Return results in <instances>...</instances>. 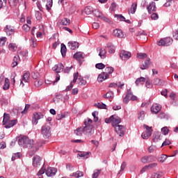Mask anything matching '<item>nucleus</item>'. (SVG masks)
<instances>
[{
	"label": "nucleus",
	"instance_id": "e2e57ef3",
	"mask_svg": "<svg viewBox=\"0 0 178 178\" xmlns=\"http://www.w3.org/2000/svg\"><path fill=\"white\" fill-rule=\"evenodd\" d=\"M162 133H163L164 136H166L167 134H169V129H168V127H164L161 129Z\"/></svg>",
	"mask_w": 178,
	"mask_h": 178
},
{
	"label": "nucleus",
	"instance_id": "13d9d810",
	"mask_svg": "<svg viewBox=\"0 0 178 178\" xmlns=\"http://www.w3.org/2000/svg\"><path fill=\"white\" fill-rule=\"evenodd\" d=\"M116 3L113 2L109 8L110 12H115V10L116 9Z\"/></svg>",
	"mask_w": 178,
	"mask_h": 178
},
{
	"label": "nucleus",
	"instance_id": "c756f323",
	"mask_svg": "<svg viewBox=\"0 0 178 178\" xmlns=\"http://www.w3.org/2000/svg\"><path fill=\"white\" fill-rule=\"evenodd\" d=\"M128 10L129 13L134 15V13H136V10H137V3H134Z\"/></svg>",
	"mask_w": 178,
	"mask_h": 178
},
{
	"label": "nucleus",
	"instance_id": "a211bd4d",
	"mask_svg": "<svg viewBox=\"0 0 178 178\" xmlns=\"http://www.w3.org/2000/svg\"><path fill=\"white\" fill-rule=\"evenodd\" d=\"M162 109V106L159 104H153L151 107V111L152 113H158Z\"/></svg>",
	"mask_w": 178,
	"mask_h": 178
},
{
	"label": "nucleus",
	"instance_id": "49530a36",
	"mask_svg": "<svg viewBox=\"0 0 178 178\" xmlns=\"http://www.w3.org/2000/svg\"><path fill=\"white\" fill-rule=\"evenodd\" d=\"M53 3H54V1L52 0H47V3L46 4L47 10L49 11L51 10V8H52Z\"/></svg>",
	"mask_w": 178,
	"mask_h": 178
},
{
	"label": "nucleus",
	"instance_id": "f704fd0d",
	"mask_svg": "<svg viewBox=\"0 0 178 178\" xmlns=\"http://www.w3.org/2000/svg\"><path fill=\"white\" fill-rule=\"evenodd\" d=\"M164 42L165 47H169V45H172V44H173V39L172 38H164Z\"/></svg>",
	"mask_w": 178,
	"mask_h": 178
},
{
	"label": "nucleus",
	"instance_id": "2f4dec72",
	"mask_svg": "<svg viewBox=\"0 0 178 178\" xmlns=\"http://www.w3.org/2000/svg\"><path fill=\"white\" fill-rule=\"evenodd\" d=\"M9 87H10V82L9 81V79L6 78L4 85L3 86V90H9Z\"/></svg>",
	"mask_w": 178,
	"mask_h": 178
},
{
	"label": "nucleus",
	"instance_id": "58836bf2",
	"mask_svg": "<svg viewBox=\"0 0 178 178\" xmlns=\"http://www.w3.org/2000/svg\"><path fill=\"white\" fill-rule=\"evenodd\" d=\"M153 84L154 86H162L163 84V81L161 79L156 78L153 80Z\"/></svg>",
	"mask_w": 178,
	"mask_h": 178
},
{
	"label": "nucleus",
	"instance_id": "4be33fe9",
	"mask_svg": "<svg viewBox=\"0 0 178 178\" xmlns=\"http://www.w3.org/2000/svg\"><path fill=\"white\" fill-rule=\"evenodd\" d=\"M64 67L63 64L58 63L53 67V70L56 71L57 73H60V72H63Z\"/></svg>",
	"mask_w": 178,
	"mask_h": 178
},
{
	"label": "nucleus",
	"instance_id": "603ef678",
	"mask_svg": "<svg viewBox=\"0 0 178 178\" xmlns=\"http://www.w3.org/2000/svg\"><path fill=\"white\" fill-rule=\"evenodd\" d=\"M114 17H116L119 22H124L126 20V17L122 15H115Z\"/></svg>",
	"mask_w": 178,
	"mask_h": 178
},
{
	"label": "nucleus",
	"instance_id": "2eb2a0df",
	"mask_svg": "<svg viewBox=\"0 0 178 178\" xmlns=\"http://www.w3.org/2000/svg\"><path fill=\"white\" fill-rule=\"evenodd\" d=\"M69 24H70V19L67 18H63L60 22L57 23V26L60 28L62 27V26H69Z\"/></svg>",
	"mask_w": 178,
	"mask_h": 178
},
{
	"label": "nucleus",
	"instance_id": "6e6552de",
	"mask_svg": "<svg viewBox=\"0 0 178 178\" xmlns=\"http://www.w3.org/2000/svg\"><path fill=\"white\" fill-rule=\"evenodd\" d=\"M120 56L122 60H127V59H130V58H131V53L126 51H122L120 54Z\"/></svg>",
	"mask_w": 178,
	"mask_h": 178
},
{
	"label": "nucleus",
	"instance_id": "680f3d73",
	"mask_svg": "<svg viewBox=\"0 0 178 178\" xmlns=\"http://www.w3.org/2000/svg\"><path fill=\"white\" fill-rule=\"evenodd\" d=\"M9 118H10L9 114L5 113L3 114V123H5V122L9 121V120H9Z\"/></svg>",
	"mask_w": 178,
	"mask_h": 178
},
{
	"label": "nucleus",
	"instance_id": "774afa93",
	"mask_svg": "<svg viewBox=\"0 0 178 178\" xmlns=\"http://www.w3.org/2000/svg\"><path fill=\"white\" fill-rule=\"evenodd\" d=\"M91 123H92V120H91L90 118H87L84 122L85 126H90V124H91Z\"/></svg>",
	"mask_w": 178,
	"mask_h": 178
},
{
	"label": "nucleus",
	"instance_id": "b1692460",
	"mask_svg": "<svg viewBox=\"0 0 178 178\" xmlns=\"http://www.w3.org/2000/svg\"><path fill=\"white\" fill-rule=\"evenodd\" d=\"M106 48L110 54H115L116 47L112 43H108L106 45Z\"/></svg>",
	"mask_w": 178,
	"mask_h": 178
},
{
	"label": "nucleus",
	"instance_id": "39448f33",
	"mask_svg": "<svg viewBox=\"0 0 178 178\" xmlns=\"http://www.w3.org/2000/svg\"><path fill=\"white\" fill-rule=\"evenodd\" d=\"M114 129L117 133L120 136V137H123L124 136V127L122 125H115Z\"/></svg>",
	"mask_w": 178,
	"mask_h": 178
},
{
	"label": "nucleus",
	"instance_id": "6e6d98bb",
	"mask_svg": "<svg viewBox=\"0 0 178 178\" xmlns=\"http://www.w3.org/2000/svg\"><path fill=\"white\" fill-rule=\"evenodd\" d=\"M166 159H168V155L163 154L159 158V162H161V163H163V162H165V161H166Z\"/></svg>",
	"mask_w": 178,
	"mask_h": 178
},
{
	"label": "nucleus",
	"instance_id": "4468645a",
	"mask_svg": "<svg viewBox=\"0 0 178 178\" xmlns=\"http://www.w3.org/2000/svg\"><path fill=\"white\" fill-rule=\"evenodd\" d=\"M149 13H152V12H156V6L155 2L152 1L149 3V6L147 7Z\"/></svg>",
	"mask_w": 178,
	"mask_h": 178
},
{
	"label": "nucleus",
	"instance_id": "6ab92c4d",
	"mask_svg": "<svg viewBox=\"0 0 178 178\" xmlns=\"http://www.w3.org/2000/svg\"><path fill=\"white\" fill-rule=\"evenodd\" d=\"M151 60L149 58L145 60L144 63H143V65H140V69L142 70H145V69H148V67H149V66H151Z\"/></svg>",
	"mask_w": 178,
	"mask_h": 178
},
{
	"label": "nucleus",
	"instance_id": "a19ab883",
	"mask_svg": "<svg viewBox=\"0 0 178 178\" xmlns=\"http://www.w3.org/2000/svg\"><path fill=\"white\" fill-rule=\"evenodd\" d=\"M42 83H44V81H42V79H35V82H34V86L36 88H39L41 87V86H42Z\"/></svg>",
	"mask_w": 178,
	"mask_h": 178
},
{
	"label": "nucleus",
	"instance_id": "dca6fc26",
	"mask_svg": "<svg viewBox=\"0 0 178 178\" xmlns=\"http://www.w3.org/2000/svg\"><path fill=\"white\" fill-rule=\"evenodd\" d=\"M29 81H30V72L24 73L23 75L22 79L21 80V85L22 84V87L24 86V83H29Z\"/></svg>",
	"mask_w": 178,
	"mask_h": 178
},
{
	"label": "nucleus",
	"instance_id": "0eeeda50",
	"mask_svg": "<svg viewBox=\"0 0 178 178\" xmlns=\"http://www.w3.org/2000/svg\"><path fill=\"white\" fill-rule=\"evenodd\" d=\"M17 124V120H9L8 121L3 123L6 129H10V127H13V126H15V124Z\"/></svg>",
	"mask_w": 178,
	"mask_h": 178
},
{
	"label": "nucleus",
	"instance_id": "f3484780",
	"mask_svg": "<svg viewBox=\"0 0 178 178\" xmlns=\"http://www.w3.org/2000/svg\"><path fill=\"white\" fill-rule=\"evenodd\" d=\"M113 34L115 37H118V38H124L123 31L120 29H115L113 32Z\"/></svg>",
	"mask_w": 178,
	"mask_h": 178
},
{
	"label": "nucleus",
	"instance_id": "8fccbe9b",
	"mask_svg": "<svg viewBox=\"0 0 178 178\" xmlns=\"http://www.w3.org/2000/svg\"><path fill=\"white\" fill-rule=\"evenodd\" d=\"M97 108H99V109H106V104L102 103H97L95 105Z\"/></svg>",
	"mask_w": 178,
	"mask_h": 178
},
{
	"label": "nucleus",
	"instance_id": "052dcab7",
	"mask_svg": "<svg viewBox=\"0 0 178 178\" xmlns=\"http://www.w3.org/2000/svg\"><path fill=\"white\" fill-rule=\"evenodd\" d=\"M92 116L94 118V122H98V111L92 112Z\"/></svg>",
	"mask_w": 178,
	"mask_h": 178
},
{
	"label": "nucleus",
	"instance_id": "7ed1b4c3",
	"mask_svg": "<svg viewBox=\"0 0 178 178\" xmlns=\"http://www.w3.org/2000/svg\"><path fill=\"white\" fill-rule=\"evenodd\" d=\"M143 127L146 129V131L142 133L141 137L143 138V140H148V138H149L152 134V128L148 127L147 124H144Z\"/></svg>",
	"mask_w": 178,
	"mask_h": 178
},
{
	"label": "nucleus",
	"instance_id": "e433bc0d",
	"mask_svg": "<svg viewBox=\"0 0 178 178\" xmlns=\"http://www.w3.org/2000/svg\"><path fill=\"white\" fill-rule=\"evenodd\" d=\"M66 51H67L66 45L61 44L60 53L63 58H65V56H66Z\"/></svg>",
	"mask_w": 178,
	"mask_h": 178
},
{
	"label": "nucleus",
	"instance_id": "69168bd1",
	"mask_svg": "<svg viewBox=\"0 0 178 178\" xmlns=\"http://www.w3.org/2000/svg\"><path fill=\"white\" fill-rule=\"evenodd\" d=\"M145 82V87H147V88H152V84L149 83V79H146Z\"/></svg>",
	"mask_w": 178,
	"mask_h": 178
},
{
	"label": "nucleus",
	"instance_id": "de8ad7c7",
	"mask_svg": "<svg viewBox=\"0 0 178 178\" xmlns=\"http://www.w3.org/2000/svg\"><path fill=\"white\" fill-rule=\"evenodd\" d=\"M22 156V153L17 152L15 153L12 156V161H16V159H19Z\"/></svg>",
	"mask_w": 178,
	"mask_h": 178
},
{
	"label": "nucleus",
	"instance_id": "79ce46f5",
	"mask_svg": "<svg viewBox=\"0 0 178 178\" xmlns=\"http://www.w3.org/2000/svg\"><path fill=\"white\" fill-rule=\"evenodd\" d=\"M113 67H106L105 68V72H104L106 74H112L113 73Z\"/></svg>",
	"mask_w": 178,
	"mask_h": 178
},
{
	"label": "nucleus",
	"instance_id": "bf43d9fd",
	"mask_svg": "<svg viewBox=\"0 0 178 178\" xmlns=\"http://www.w3.org/2000/svg\"><path fill=\"white\" fill-rule=\"evenodd\" d=\"M137 57L139 59H145V58H147V54L145 53H139L137 54Z\"/></svg>",
	"mask_w": 178,
	"mask_h": 178
},
{
	"label": "nucleus",
	"instance_id": "4d7b16f0",
	"mask_svg": "<svg viewBox=\"0 0 178 178\" xmlns=\"http://www.w3.org/2000/svg\"><path fill=\"white\" fill-rule=\"evenodd\" d=\"M96 69H99V70H102V69H105V65H104V63H97L95 65Z\"/></svg>",
	"mask_w": 178,
	"mask_h": 178
},
{
	"label": "nucleus",
	"instance_id": "a878e982",
	"mask_svg": "<svg viewBox=\"0 0 178 178\" xmlns=\"http://www.w3.org/2000/svg\"><path fill=\"white\" fill-rule=\"evenodd\" d=\"M140 161L143 163H149V162H152V157L150 156H145Z\"/></svg>",
	"mask_w": 178,
	"mask_h": 178
},
{
	"label": "nucleus",
	"instance_id": "cd10ccee",
	"mask_svg": "<svg viewBox=\"0 0 178 178\" xmlns=\"http://www.w3.org/2000/svg\"><path fill=\"white\" fill-rule=\"evenodd\" d=\"M154 143H158L159 140H161V133L159 132H154L153 134V138H152Z\"/></svg>",
	"mask_w": 178,
	"mask_h": 178
},
{
	"label": "nucleus",
	"instance_id": "09e8293b",
	"mask_svg": "<svg viewBox=\"0 0 178 178\" xmlns=\"http://www.w3.org/2000/svg\"><path fill=\"white\" fill-rule=\"evenodd\" d=\"M93 12H94V10H92V8L90 6L85 8V13L86 15H91L92 13H93Z\"/></svg>",
	"mask_w": 178,
	"mask_h": 178
},
{
	"label": "nucleus",
	"instance_id": "9d476101",
	"mask_svg": "<svg viewBox=\"0 0 178 178\" xmlns=\"http://www.w3.org/2000/svg\"><path fill=\"white\" fill-rule=\"evenodd\" d=\"M108 79H109V74L102 72L98 75L97 81H99V83H102V81H105V80Z\"/></svg>",
	"mask_w": 178,
	"mask_h": 178
},
{
	"label": "nucleus",
	"instance_id": "ddd939ff",
	"mask_svg": "<svg viewBox=\"0 0 178 178\" xmlns=\"http://www.w3.org/2000/svg\"><path fill=\"white\" fill-rule=\"evenodd\" d=\"M33 165L34 168H38L41 165V157L40 156H35L33 158Z\"/></svg>",
	"mask_w": 178,
	"mask_h": 178
},
{
	"label": "nucleus",
	"instance_id": "c03bdc74",
	"mask_svg": "<svg viewBox=\"0 0 178 178\" xmlns=\"http://www.w3.org/2000/svg\"><path fill=\"white\" fill-rule=\"evenodd\" d=\"M78 83L80 86H86L87 84V81L83 78V76H79L78 79Z\"/></svg>",
	"mask_w": 178,
	"mask_h": 178
},
{
	"label": "nucleus",
	"instance_id": "5701e85b",
	"mask_svg": "<svg viewBox=\"0 0 178 178\" xmlns=\"http://www.w3.org/2000/svg\"><path fill=\"white\" fill-rule=\"evenodd\" d=\"M68 47L70 49H76V48H79V42L74 41L69 42Z\"/></svg>",
	"mask_w": 178,
	"mask_h": 178
},
{
	"label": "nucleus",
	"instance_id": "37998d69",
	"mask_svg": "<svg viewBox=\"0 0 178 178\" xmlns=\"http://www.w3.org/2000/svg\"><path fill=\"white\" fill-rule=\"evenodd\" d=\"M101 170L99 169H96L93 171V174L92 175V178H98V176L101 175Z\"/></svg>",
	"mask_w": 178,
	"mask_h": 178
},
{
	"label": "nucleus",
	"instance_id": "aec40b11",
	"mask_svg": "<svg viewBox=\"0 0 178 178\" xmlns=\"http://www.w3.org/2000/svg\"><path fill=\"white\" fill-rule=\"evenodd\" d=\"M74 59H76V60H78L80 63V65H81V63H83V53L79 51L76 52L74 55Z\"/></svg>",
	"mask_w": 178,
	"mask_h": 178
},
{
	"label": "nucleus",
	"instance_id": "4c0bfd02",
	"mask_svg": "<svg viewBox=\"0 0 178 178\" xmlns=\"http://www.w3.org/2000/svg\"><path fill=\"white\" fill-rule=\"evenodd\" d=\"M8 49L10 51H13V52H16V49H17V46L15 43H10L8 44Z\"/></svg>",
	"mask_w": 178,
	"mask_h": 178
},
{
	"label": "nucleus",
	"instance_id": "393cba45",
	"mask_svg": "<svg viewBox=\"0 0 178 178\" xmlns=\"http://www.w3.org/2000/svg\"><path fill=\"white\" fill-rule=\"evenodd\" d=\"M146 81V79L145 77H140L138 78L136 81H135V84L138 86H143V84H144V83H145Z\"/></svg>",
	"mask_w": 178,
	"mask_h": 178
},
{
	"label": "nucleus",
	"instance_id": "1a4fd4ad",
	"mask_svg": "<svg viewBox=\"0 0 178 178\" xmlns=\"http://www.w3.org/2000/svg\"><path fill=\"white\" fill-rule=\"evenodd\" d=\"M4 31L7 35L10 36L12 34H15V28L10 25H6Z\"/></svg>",
	"mask_w": 178,
	"mask_h": 178
},
{
	"label": "nucleus",
	"instance_id": "c9c22d12",
	"mask_svg": "<svg viewBox=\"0 0 178 178\" xmlns=\"http://www.w3.org/2000/svg\"><path fill=\"white\" fill-rule=\"evenodd\" d=\"M162 176H163V173L162 172H153L151 178H161Z\"/></svg>",
	"mask_w": 178,
	"mask_h": 178
},
{
	"label": "nucleus",
	"instance_id": "20e7f679",
	"mask_svg": "<svg viewBox=\"0 0 178 178\" xmlns=\"http://www.w3.org/2000/svg\"><path fill=\"white\" fill-rule=\"evenodd\" d=\"M84 134L86 136H92L94 134V126L92 124L86 125L83 127Z\"/></svg>",
	"mask_w": 178,
	"mask_h": 178
},
{
	"label": "nucleus",
	"instance_id": "c85d7f7f",
	"mask_svg": "<svg viewBox=\"0 0 178 178\" xmlns=\"http://www.w3.org/2000/svg\"><path fill=\"white\" fill-rule=\"evenodd\" d=\"M19 62H20V57H19V56H15L12 63V67H16V66H17Z\"/></svg>",
	"mask_w": 178,
	"mask_h": 178
},
{
	"label": "nucleus",
	"instance_id": "5fc2aeb1",
	"mask_svg": "<svg viewBox=\"0 0 178 178\" xmlns=\"http://www.w3.org/2000/svg\"><path fill=\"white\" fill-rule=\"evenodd\" d=\"M6 44V37L0 38V47H3Z\"/></svg>",
	"mask_w": 178,
	"mask_h": 178
},
{
	"label": "nucleus",
	"instance_id": "412c9836",
	"mask_svg": "<svg viewBox=\"0 0 178 178\" xmlns=\"http://www.w3.org/2000/svg\"><path fill=\"white\" fill-rule=\"evenodd\" d=\"M91 154L90 152H80L77 154V156L79 158H83V159H88L89 158V155Z\"/></svg>",
	"mask_w": 178,
	"mask_h": 178
},
{
	"label": "nucleus",
	"instance_id": "423d86ee",
	"mask_svg": "<svg viewBox=\"0 0 178 178\" xmlns=\"http://www.w3.org/2000/svg\"><path fill=\"white\" fill-rule=\"evenodd\" d=\"M57 172L58 170L56 168L49 167L46 170V175L48 176V177H52V176H55V175H56Z\"/></svg>",
	"mask_w": 178,
	"mask_h": 178
},
{
	"label": "nucleus",
	"instance_id": "f8f14e48",
	"mask_svg": "<svg viewBox=\"0 0 178 178\" xmlns=\"http://www.w3.org/2000/svg\"><path fill=\"white\" fill-rule=\"evenodd\" d=\"M77 79H79V72L74 74V79L71 81L70 86L66 88L65 91H70V90L73 88V83H76L77 81Z\"/></svg>",
	"mask_w": 178,
	"mask_h": 178
},
{
	"label": "nucleus",
	"instance_id": "f257e3e1",
	"mask_svg": "<svg viewBox=\"0 0 178 178\" xmlns=\"http://www.w3.org/2000/svg\"><path fill=\"white\" fill-rule=\"evenodd\" d=\"M18 144L20 147H23L24 148H29V149L35 148V152L38 151V147L34 145V140L29 138L27 136L20 138L18 140Z\"/></svg>",
	"mask_w": 178,
	"mask_h": 178
},
{
	"label": "nucleus",
	"instance_id": "bb28decb",
	"mask_svg": "<svg viewBox=\"0 0 178 178\" xmlns=\"http://www.w3.org/2000/svg\"><path fill=\"white\" fill-rule=\"evenodd\" d=\"M114 97H115V95L112 91H109L103 95V97H104L106 99H113Z\"/></svg>",
	"mask_w": 178,
	"mask_h": 178
},
{
	"label": "nucleus",
	"instance_id": "338daca9",
	"mask_svg": "<svg viewBox=\"0 0 178 178\" xmlns=\"http://www.w3.org/2000/svg\"><path fill=\"white\" fill-rule=\"evenodd\" d=\"M172 37L175 40H178V29L177 30L173 31Z\"/></svg>",
	"mask_w": 178,
	"mask_h": 178
},
{
	"label": "nucleus",
	"instance_id": "72a5a7b5",
	"mask_svg": "<svg viewBox=\"0 0 178 178\" xmlns=\"http://www.w3.org/2000/svg\"><path fill=\"white\" fill-rule=\"evenodd\" d=\"M99 56L101 59H105L106 58V50L105 49H100Z\"/></svg>",
	"mask_w": 178,
	"mask_h": 178
},
{
	"label": "nucleus",
	"instance_id": "ea45409f",
	"mask_svg": "<svg viewBox=\"0 0 178 178\" xmlns=\"http://www.w3.org/2000/svg\"><path fill=\"white\" fill-rule=\"evenodd\" d=\"M71 176H74L76 178H80V177H83V176H84V173L81 171H77L76 172L72 173V175Z\"/></svg>",
	"mask_w": 178,
	"mask_h": 178
},
{
	"label": "nucleus",
	"instance_id": "7c9ffc66",
	"mask_svg": "<svg viewBox=\"0 0 178 178\" xmlns=\"http://www.w3.org/2000/svg\"><path fill=\"white\" fill-rule=\"evenodd\" d=\"M130 95H131V91L128 90L126 96L124 97L123 102L124 104H129V101H130Z\"/></svg>",
	"mask_w": 178,
	"mask_h": 178
},
{
	"label": "nucleus",
	"instance_id": "9b49d317",
	"mask_svg": "<svg viewBox=\"0 0 178 178\" xmlns=\"http://www.w3.org/2000/svg\"><path fill=\"white\" fill-rule=\"evenodd\" d=\"M111 119H112L111 123L113 127H115V126H118L119 123L122 122L120 120V118H119L116 115H111Z\"/></svg>",
	"mask_w": 178,
	"mask_h": 178
},
{
	"label": "nucleus",
	"instance_id": "a18cd8bd",
	"mask_svg": "<svg viewBox=\"0 0 178 178\" xmlns=\"http://www.w3.org/2000/svg\"><path fill=\"white\" fill-rule=\"evenodd\" d=\"M93 15H95V16H96V17H99V19H101L102 17V16L104 15V14H102V13H101V11H99V10H95L93 11Z\"/></svg>",
	"mask_w": 178,
	"mask_h": 178
},
{
	"label": "nucleus",
	"instance_id": "473e14b6",
	"mask_svg": "<svg viewBox=\"0 0 178 178\" xmlns=\"http://www.w3.org/2000/svg\"><path fill=\"white\" fill-rule=\"evenodd\" d=\"M74 134L76 136H83V134H84V127L77 128L74 131Z\"/></svg>",
	"mask_w": 178,
	"mask_h": 178
},
{
	"label": "nucleus",
	"instance_id": "3c124183",
	"mask_svg": "<svg viewBox=\"0 0 178 178\" xmlns=\"http://www.w3.org/2000/svg\"><path fill=\"white\" fill-rule=\"evenodd\" d=\"M33 117L35 119L40 120V119H42V118H44V115L41 113H35L33 114Z\"/></svg>",
	"mask_w": 178,
	"mask_h": 178
},
{
	"label": "nucleus",
	"instance_id": "f03ea898",
	"mask_svg": "<svg viewBox=\"0 0 178 178\" xmlns=\"http://www.w3.org/2000/svg\"><path fill=\"white\" fill-rule=\"evenodd\" d=\"M41 133L44 138L47 139L51 137V127L49 122L42 127Z\"/></svg>",
	"mask_w": 178,
	"mask_h": 178
},
{
	"label": "nucleus",
	"instance_id": "0e129e2a",
	"mask_svg": "<svg viewBox=\"0 0 178 178\" xmlns=\"http://www.w3.org/2000/svg\"><path fill=\"white\" fill-rule=\"evenodd\" d=\"M157 45H159V47H166L165 44V39H161L158 42H157Z\"/></svg>",
	"mask_w": 178,
	"mask_h": 178
},
{
	"label": "nucleus",
	"instance_id": "864d4df0",
	"mask_svg": "<svg viewBox=\"0 0 178 178\" xmlns=\"http://www.w3.org/2000/svg\"><path fill=\"white\" fill-rule=\"evenodd\" d=\"M22 0H8V3L10 6H16L17 5V2H19Z\"/></svg>",
	"mask_w": 178,
	"mask_h": 178
}]
</instances>
